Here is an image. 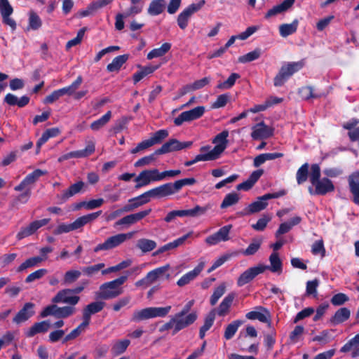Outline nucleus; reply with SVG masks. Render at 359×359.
I'll use <instances>...</instances> for the list:
<instances>
[{
    "label": "nucleus",
    "instance_id": "obj_1",
    "mask_svg": "<svg viewBox=\"0 0 359 359\" xmlns=\"http://www.w3.org/2000/svg\"><path fill=\"white\" fill-rule=\"evenodd\" d=\"M196 180L194 177L184 178L175 181L173 183H166L146 191L151 201V198H162L178 193L183 187L193 185Z\"/></svg>",
    "mask_w": 359,
    "mask_h": 359
},
{
    "label": "nucleus",
    "instance_id": "obj_2",
    "mask_svg": "<svg viewBox=\"0 0 359 359\" xmlns=\"http://www.w3.org/2000/svg\"><path fill=\"white\" fill-rule=\"evenodd\" d=\"M101 212L102 211H98L81 216L78 217L72 223H60L53 230V233L55 235H60L62 233H67L73 231L81 229L86 224L97 219Z\"/></svg>",
    "mask_w": 359,
    "mask_h": 359
},
{
    "label": "nucleus",
    "instance_id": "obj_3",
    "mask_svg": "<svg viewBox=\"0 0 359 359\" xmlns=\"http://www.w3.org/2000/svg\"><path fill=\"white\" fill-rule=\"evenodd\" d=\"M127 276H122L112 281L104 283L100 285L98 297L102 299H111L123 293L120 286L127 280Z\"/></svg>",
    "mask_w": 359,
    "mask_h": 359
},
{
    "label": "nucleus",
    "instance_id": "obj_4",
    "mask_svg": "<svg viewBox=\"0 0 359 359\" xmlns=\"http://www.w3.org/2000/svg\"><path fill=\"white\" fill-rule=\"evenodd\" d=\"M303 67L304 62L302 61L283 63L273 79L274 86L276 87L282 86L294 73L302 69Z\"/></svg>",
    "mask_w": 359,
    "mask_h": 359
},
{
    "label": "nucleus",
    "instance_id": "obj_5",
    "mask_svg": "<svg viewBox=\"0 0 359 359\" xmlns=\"http://www.w3.org/2000/svg\"><path fill=\"white\" fill-rule=\"evenodd\" d=\"M211 206L208 204L205 206H200L198 205L194 206L191 209L189 210H175L169 212L166 216L164 217V221L167 223L172 222L174 221L177 217H197L201 215H203L206 213V212L210 210Z\"/></svg>",
    "mask_w": 359,
    "mask_h": 359
},
{
    "label": "nucleus",
    "instance_id": "obj_6",
    "mask_svg": "<svg viewBox=\"0 0 359 359\" xmlns=\"http://www.w3.org/2000/svg\"><path fill=\"white\" fill-rule=\"evenodd\" d=\"M285 194L286 192L285 190H280L278 192L269 193L258 197L257 201L250 203L245 209V215H252L264 210L268 205V200L280 198Z\"/></svg>",
    "mask_w": 359,
    "mask_h": 359
},
{
    "label": "nucleus",
    "instance_id": "obj_7",
    "mask_svg": "<svg viewBox=\"0 0 359 359\" xmlns=\"http://www.w3.org/2000/svg\"><path fill=\"white\" fill-rule=\"evenodd\" d=\"M133 236V232L127 233H118L107 238L104 243L98 244L95 248L94 252L107 251L118 247L126 241L130 239Z\"/></svg>",
    "mask_w": 359,
    "mask_h": 359
},
{
    "label": "nucleus",
    "instance_id": "obj_8",
    "mask_svg": "<svg viewBox=\"0 0 359 359\" xmlns=\"http://www.w3.org/2000/svg\"><path fill=\"white\" fill-rule=\"evenodd\" d=\"M229 131L225 130L217 134L213 139L212 142L215 144L214 148L210 149L207 151L212 161L218 159L228 145Z\"/></svg>",
    "mask_w": 359,
    "mask_h": 359
},
{
    "label": "nucleus",
    "instance_id": "obj_9",
    "mask_svg": "<svg viewBox=\"0 0 359 359\" xmlns=\"http://www.w3.org/2000/svg\"><path fill=\"white\" fill-rule=\"evenodd\" d=\"M205 4V0H201L196 4H191L186 7L177 16V22L179 27L184 30L187 27L191 16L199 11Z\"/></svg>",
    "mask_w": 359,
    "mask_h": 359
},
{
    "label": "nucleus",
    "instance_id": "obj_10",
    "mask_svg": "<svg viewBox=\"0 0 359 359\" xmlns=\"http://www.w3.org/2000/svg\"><path fill=\"white\" fill-rule=\"evenodd\" d=\"M197 318L196 311H192L187 315L179 312L175 314V316H172L175 325L173 334L192 325L197 320Z\"/></svg>",
    "mask_w": 359,
    "mask_h": 359
},
{
    "label": "nucleus",
    "instance_id": "obj_11",
    "mask_svg": "<svg viewBox=\"0 0 359 359\" xmlns=\"http://www.w3.org/2000/svg\"><path fill=\"white\" fill-rule=\"evenodd\" d=\"M161 181V172L158 169L144 170L139 173L135 177V182L136 189L147 186L151 182Z\"/></svg>",
    "mask_w": 359,
    "mask_h": 359
},
{
    "label": "nucleus",
    "instance_id": "obj_12",
    "mask_svg": "<svg viewBox=\"0 0 359 359\" xmlns=\"http://www.w3.org/2000/svg\"><path fill=\"white\" fill-rule=\"evenodd\" d=\"M334 190V186L330 180L327 177L320 179V168L316 164V194L325 195Z\"/></svg>",
    "mask_w": 359,
    "mask_h": 359
},
{
    "label": "nucleus",
    "instance_id": "obj_13",
    "mask_svg": "<svg viewBox=\"0 0 359 359\" xmlns=\"http://www.w3.org/2000/svg\"><path fill=\"white\" fill-rule=\"evenodd\" d=\"M205 109L203 106L196 107L191 110L182 112L174 119L175 126H180L184 122H190L198 119L205 113Z\"/></svg>",
    "mask_w": 359,
    "mask_h": 359
},
{
    "label": "nucleus",
    "instance_id": "obj_14",
    "mask_svg": "<svg viewBox=\"0 0 359 359\" xmlns=\"http://www.w3.org/2000/svg\"><path fill=\"white\" fill-rule=\"evenodd\" d=\"M50 221V218H44L33 221L28 226L21 228L16 236L18 240H22L26 237L33 235L38 229L48 224Z\"/></svg>",
    "mask_w": 359,
    "mask_h": 359
},
{
    "label": "nucleus",
    "instance_id": "obj_15",
    "mask_svg": "<svg viewBox=\"0 0 359 359\" xmlns=\"http://www.w3.org/2000/svg\"><path fill=\"white\" fill-rule=\"evenodd\" d=\"M72 294L71 289L61 290L52 299V302L54 304L63 303L74 306L79 303L80 297Z\"/></svg>",
    "mask_w": 359,
    "mask_h": 359
},
{
    "label": "nucleus",
    "instance_id": "obj_16",
    "mask_svg": "<svg viewBox=\"0 0 359 359\" xmlns=\"http://www.w3.org/2000/svg\"><path fill=\"white\" fill-rule=\"evenodd\" d=\"M265 266H263V264H259L256 266L250 267L246 271H245L241 276L238 277L237 280V285L239 287H242L244 285L248 283L251 280H252L257 276L260 273H264L266 271Z\"/></svg>",
    "mask_w": 359,
    "mask_h": 359
},
{
    "label": "nucleus",
    "instance_id": "obj_17",
    "mask_svg": "<svg viewBox=\"0 0 359 359\" xmlns=\"http://www.w3.org/2000/svg\"><path fill=\"white\" fill-rule=\"evenodd\" d=\"M192 144L191 142H181L176 139H171L164 143L161 148L156 150V154L161 155L175 151H180L189 147Z\"/></svg>",
    "mask_w": 359,
    "mask_h": 359
},
{
    "label": "nucleus",
    "instance_id": "obj_18",
    "mask_svg": "<svg viewBox=\"0 0 359 359\" xmlns=\"http://www.w3.org/2000/svg\"><path fill=\"white\" fill-rule=\"evenodd\" d=\"M13 13V8L8 0H0V13L2 17L4 24L9 26L12 30H15L17 27L15 20L11 18Z\"/></svg>",
    "mask_w": 359,
    "mask_h": 359
},
{
    "label": "nucleus",
    "instance_id": "obj_19",
    "mask_svg": "<svg viewBox=\"0 0 359 359\" xmlns=\"http://www.w3.org/2000/svg\"><path fill=\"white\" fill-rule=\"evenodd\" d=\"M231 228L232 225L231 224L222 226L216 233L208 236L205 238V243L209 245H215L221 241H229Z\"/></svg>",
    "mask_w": 359,
    "mask_h": 359
},
{
    "label": "nucleus",
    "instance_id": "obj_20",
    "mask_svg": "<svg viewBox=\"0 0 359 359\" xmlns=\"http://www.w3.org/2000/svg\"><path fill=\"white\" fill-rule=\"evenodd\" d=\"M151 212V209H146L136 213L126 215L116 222V226L120 225H132L142 220L143 218L149 215Z\"/></svg>",
    "mask_w": 359,
    "mask_h": 359
},
{
    "label": "nucleus",
    "instance_id": "obj_21",
    "mask_svg": "<svg viewBox=\"0 0 359 359\" xmlns=\"http://www.w3.org/2000/svg\"><path fill=\"white\" fill-rule=\"evenodd\" d=\"M47 174V171L40 169H36L32 173H29L14 189L20 191L27 188L29 185L34 184L40 177Z\"/></svg>",
    "mask_w": 359,
    "mask_h": 359
},
{
    "label": "nucleus",
    "instance_id": "obj_22",
    "mask_svg": "<svg viewBox=\"0 0 359 359\" xmlns=\"http://www.w3.org/2000/svg\"><path fill=\"white\" fill-rule=\"evenodd\" d=\"M251 137L253 140L266 139L273 135V130L265 125L264 122H260L252 127Z\"/></svg>",
    "mask_w": 359,
    "mask_h": 359
},
{
    "label": "nucleus",
    "instance_id": "obj_23",
    "mask_svg": "<svg viewBox=\"0 0 359 359\" xmlns=\"http://www.w3.org/2000/svg\"><path fill=\"white\" fill-rule=\"evenodd\" d=\"M205 266L203 262H200L192 271H190L182 276L177 282L179 287H183L195 280L201 273Z\"/></svg>",
    "mask_w": 359,
    "mask_h": 359
},
{
    "label": "nucleus",
    "instance_id": "obj_24",
    "mask_svg": "<svg viewBox=\"0 0 359 359\" xmlns=\"http://www.w3.org/2000/svg\"><path fill=\"white\" fill-rule=\"evenodd\" d=\"M193 234V231H189L187 234L183 236L178 238L177 239L173 241L172 242H170L161 247H160L156 251L153 253L154 256L158 255L163 252H165L169 250H172L173 249L177 248V247L183 245L187 239L190 238Z\"/></svg>",
    "mask_w": 359,
    "mask_h": 359
},
{
    "label": "nucleus",
    "instance_id": "obj_25",
    "mask_svg": "<svg viewBox=\"0 0 359 359\" xmlns=\"http://www.w3.org/2000/svg\"><path fill=\"white\" fill-rule=\"evenodd\" d=\"M85 187V183L82 181H79L72 184L67 189L65 190L61 195H57V198L61 202H65L73 196L82 192Z\"/></svg>",
    "mask_w": 359,
    "mask_h": 359
},
{
    "label": "nucleus",
    "instance_id": "obj_26",
    "mask_svg": "<svg viewBox=\"0 0 359 359\" xmlns=\"http://www.w3.org/2000/svg\"><path fill=\"white\" fill-rule=\"evenodd\" d=\"M34 306L33 303H26L13 318V322L20 324L30 318L34 314Z\"/></svg>",
    "mask_w": 359,
    "mask_h": 359
},
{
    "label": "nucleus",
    "instance_id": "obj_27",
    "mask_svg": "<svg viewBox=\"0 0 359 359\" xmlns=\"http://www.w3.org/2000/svg\"><path fill=\"white\" fill-rule=\"evenodd\" d=\"M296 0H284L281 4L276 5L270 8L265 14L264 18L269 19L288 11Z\"/></svg>",
    "mask_w": 359,
    "mask_h": 359
},
{
    "label": "nucleus",
    "instance_id": "obj_28",
    "mask_svg": "<svg viewBox=\"0 0 359 359\" xmlns=\"http://www.w3.org/2000/svg\"><path fill=\"white\" fill-rule=\"evenodd\" d=\"M245 317L249 320H258L262 323L269 321L270 317L269 311L263 306H257L255 311L246 313Z\"/></svg>",
    "mask_w": 359,
    "mask_h": 359
},
{
    "label": "nucleus",
    "instance_id": "obj_29",
    "mask_svg": "<svg viewBox=\"0 0 359 359\" xmlns=\"http://www.w3.org/2000/svg\"><path fill=\"white\" fill-rule=\"evenodd\" d=\"M235 297L236 294L234 292L228 294L219 304L218 308L215 309L216 314L222 317L226 316L229 313V309Z\"/></svg>",
    "mask_w": 359,
    "mask_h": 359
},
{
    "label": "nucleus",
    "instance_id": "obj_30",
    "mask_svg": "<svg viewBox=\"0 0 359 359\" xmlns=\"http://www.w3.org/2000/svg\"><path fill=\"white\" fill-rule=\"evenodd\" d=\"M348 182L350 191L353 194V201L359 205V177L356 172L348 176Z\"/></svg>",
    "mask_w": 359,
    "mask_h": 359
},
{
    "label": "nucleus",
    "instance_id": "obj_31",
    "mask_svg": "<svg viewBox=\"0 0 359 359\" xmlns=\"http://www.w3.org/2000/svg\"><path fill=\"white\" fill-rule=\"evenodd\" d=\"M351 316V311L346 307L339 309L332 316L329 322L332 325H337L346 321Z\"/></svg>",
    "mask_w": 359,
    "mask_h": 359
},
{
    "label": "nucleus",
    "instance_id": "obj_32",
    "mask_svg": "<svg viewBox=\"0 0 359 359\" xmlns=\"http://www.w3.org/2000/svg\"><path fill=\"white\" fill-rule=\"evenodd\" d=\"M169 269L170 265L166 264L149 271L145 277L147 283L150 285L154 283L156 280L163 278L165 275V273L169 270Z\"/></svg>",
    "mask_w": 359,
    "mask_h": 359
},
{
    "label": "nucleus",
    "instance_id": "obj_33",
    "mask_svg": "<svg viewBox=\"0 0 359 359\" xmlns=\"http://www.w3.org/2000/svg\"><path fill=\"white\" fill-rule=\"evenodd\" d=\"M149 201L150 200L147 196V193L144 192L137 197H134L129 199L128 203L126 204V210H129L130 212H132L134 210L138 208L139 207L148 203Z\"/></svg>",
    "mask_w": 359,
    "mask_h": 359
},
{
    "label": "nucleus",
    "instance_id": "obj_34",
    "mask_svg": "<svg viewBox=\"0 0 359 359\" xmlns=\"http://www.w3.org/2000/svg\"><path fill=\"white\" fill-rule=\"evenodd\" d=\"M49 327L50 324L48 321L36 323L25 331V335L27 337H32L36 334L46 332Z\"/></svg>",
    "mask_w": 359,
    "mask_h": 359
},
{
    "label": "nucleus",
    "instance_id": "obj_35",
    "mask_svg": "<svg viewBox=\"0 0 359 359\" xmlns=\"http://www.w3.org/2000/svg\"><path fill=\"white\" fill-rule=\"evenodd\" d=\"M270 266L263 265L266 267V269H269L271 272L278 273V274L282 273L283 264L280 260L279 255L277 252H273L269 256Z\"/></svg>",
    "mask_w": 359,
    "mask_h": 359
},
{
    "label": "nucleus",
    "instance_id": "obj_36",
    "mask_svg": "<svg viewBox=\"0 0 359 359\" xmlns=\"http://www.w3.org/2000/svg\"><path fill=\"white\" fill-rule=\"evenodd\" d=\"M210 149V145L203 146L200 148V154L196 155L195 158L191 161H188L184 163L185 166H191L194 163H196L199 161H212L210 157L208 154L207 153Z\"/></svg>",
    "mask_w": 359,
    "mask_h": 359
},
{
    "label": "nucleus",
    "instance_id": "obj_37",
    "mask_svg": "<svg viewBox=\"0 0 359 359\" xmlns=\"http://www.w3.org/2000/svg\"><path fill=\"white\" fill-rule=\"evenodd\" d=\"M60 134V130L57 128L47 129L43 132L41 137L36 142V153H39L43 144H44L50 138L55 137Z\"/></svg>",
    "mask_w": 359,
    "mask_h": 359
},
{
    "label": "nucleus",
    "instance_id": "obj_38",
    "mask_svg": "<svg viewBox=\"0 0 359 359\" xmlns=\"http://www.w3.org/2000/svg\"><path fill=\"white\" fill-rule=\"evenodd\" d=\"M104 304L103 302H92L83 309V315L90 320L91 316L101 311Z\"/></svg>",
    "mask_w": 359,
    "mask_h": 359
},
{
    "label": "nucleus",
    "instance_id": "obj_39",
    "mask_svg": "<svg viewBox=\"0 0 359 359\" xmlns=\"http://www.w3.org/2000/svg\"><path fill=\"white\" fill-rule=\"evenodd\" d=\"M165 8V0H152L149 4L147 12L150 15L156 16L162 13Z\"/></svg>",
    "mask_w": 359,
    "mask_h": 359
},
{
    "label": "nucleus",
    "instance_id": "obj_40",
    "mask_svg": "<svg viewBox=\"0 0 359 359\" xmlns=\"http://www.w3.org/2000/svg\"><path fill=\"white\" fill-rule=\"evenodd\" d=\"M299 21L295 19L290 24H282L279 26V33L282 37H287L293 34L297 30Z\"/></svg>",
    "mask_w": 359,
    "mask_h": 359
},
{
    "label": "nucleus",
    "instance_id": "obj_41",
    "mask_svg": "<svg viewBox=\"0 0 359 359\" xmlns=\"http://www.w3.org/2000/svg\"><path fill=\"white\" fill-rule=\"evenodd\" d=\"M301 222L299 217H294L287 222L282 223L276 232V237L278 238L280 235L287 233L295 225Z\"/></svg>",
    "mask_w": 359,
    "mask_h": 359
},
{
    "label": "nucleus",
    "instance_id": "obj_42",
    "mask_svg": "<svg viewBox=\"0 0 359 359\" xmlns=\"http://www.w3.org/2000/svg\"><path fill=\"white\" fill-rule=\"evenodd\" d=\"M216 311L215 309L211 310L205 318L203 325L200 328L199 337L203 339L206 332L212 327L215 319Z\"/></svg>",
    "mask_w": 359,
    "mask_h": 359
},
{
    "label": "nucleus",
    "instance_id": "obj_43",
    "mask_svg": "<svg viewBox=\"0 0 359 359\" xmlns=\"http://www.w3.org/2000/svg\"><path fill=\"white\" fill-rule=\"evenodd\" d=\"M171 48V43H164L161 45V47L157 48H154L150 52L148 53L147 55V58L148 60H152L154 58H157L165 55Z\"/></svg>",
    "mask_w": 359,
    "mask_h": 359
},
{
    "label": "nucleus",
    "instance_id": "obj_44",
    "mask_svg": "<svg viewBox=\"0 0 359 359\" xmlns=\"http://www.w3.org/2000/svg\"><path fill=\"white\" fill-rule=\"evenodd\" d=\"M159 66L148 65L141 67L140 70L133 74V79L134 83H137L140 81L146 76L152 74L155 70L158 68Z\"/></svg>",
    "mask_w": 359,
    "mask_h": 359
},
{
    "label": "nucleus",
    "instance_id": "obj_45",
    "mask_svg": "<svg viewBox=\"0 0 359 359\" xmlns=\"http://www.w3.org/2000/svg\"><path fill=\"white\" fill-rule=\"evenodd\" d=\"M128 59V55H121L114 58L112 62L107 66V69L109 72L118 71L122 65L126 63Z\"/></svg>",
    "mask_w": 359,
    "mask_h": 359
},
{
    "label": "nucleus",
    "instance_id": "obj_46",
    "mask_svg": "<svg viewBox=\"0 0 359 359\" xmlns=\"http://www.w3.org/2000/svg\"><path fill=\"white\" fill-rule=\"evenodd\" d=\"M243 323L241 320H236L229 323L224 330V337L226 340L232 339Z\"/></svg>",
    "mask_w": 359,
    "mask_h": 359
},
{
    "label": "nucleus",
    "instance_id": "obj_47",
    "mask_svg": "<svg viewBox=\"0 0 359 359\" xmlns=\"http://www.w3.org/2000/svg\"><path fill=\"white\" fill-rule=\"evenodd\" d=\"M151 318L150 308H145L141 310H135L131 316L132 322L138 323L142 320Z\"/></svg>",
    "mask_w": 359,
    "mask_h": 359
},
{
    "label": "nucleus",
    "instance_id": "obj_48",
    "mask_svg": "<svg viewBox=\"0 0 359 359\" xmlns=\"http://www.w3.org/2000/svg\"><path fill=\"white\" fill-rule=\"evenodd\" d=\"M28 16V29L32 30L39 29L42 25V20L39 15L35 11H30Z\"/></svg>",
    "mask_w": 359,
    "mask_h": 359
},
{
    "label": "nucleus",
    "instance_id": "obj_49",
    "mask_svg": "<svg viewBox=\"0 0 359 359\" xmlns=\"http://www.w3.org/2000/svg\"><path fill=\"white\" fill-rule=\"evenodd\" d=\"M111 111H108L104 115H103L99 119L93 121L90 124V128L93 131H97L102 127H104L111 119Z\"/></svg>",
    "mask_w": 359,
    "mask_h": 359
},
{
    "label": "nucleus",
    "instance_id": "obj_50",
    "mask_svg": "<svg viewBox=\"0 0 359 359\" xmlns=\"http://www.w3.org/2000/svg\"><path fill=\"white\" fill-rule=\"evenodd\" d=\"M130 341L128 339H123L116 341L111 348V352L114 355H119L123 353L128 346L130 345Z\"/></svg>",
    "mask_w": 359,
    "mask_h": 359
},
{
    "label": "nucleus",
    "instance_id": "obj_51",
    "mask_svg": "<svg viewBox=\"0 0 359 359\" xmlns=\"http://www.w3.org/2000/svg\"><path fill=\"white\" fill-rule=\"evenodd\" d=\"M240 200L239 194L236 192H231L226 194L220 205L222 209L226 208L229 206L236 204Z\"/></svg>",
    "mask_w": 359,
    "mask_h": 359
},
{
    "label": "nucleus",
    "instance_id": "obj_52",
    "mask_svg": "<svg viewBox=\"0 0 359 359\" xmlns=\"http://www.w3.org/2000/svg\"><path fill=\"white\" fill-rule=\"evenodd\" d=\"M137 247L145 253L156 248V243L153 240L141 238L137 241Z\"/></svg>",
    "mask_w": 359,
    "mask_h": 359
},
{
    "label": "nucleus",
    "instance_id": "obj_53",
    "mask_svg": "<svg viewBox=\"0 0 359 359\" xmlns=\"http://www.w3.org/2000/svg\"><path fill=\"white\" fill-rule=\"evenodd\" d=\"M81 271L76 269H71L66 271L63 277L64 285H71L76 282L81 276Z\"/></svg>",
    "mask_w": 359,
    "mask_h": 359
},
{
    "label": "nucleus",
    "instance_id": "obj_54",
    "mask_svg": "<svg viewBox=\"0 0 359 359\" xmlns=\"http://www.w3.org/2000/svg\"><path fill=\"white\" fill-rule=\"evenodd\" d=\"M45 261V257H33L27 259L23 263H22L17 269L18 272H21L27 268H30L37 265L39 263Z\"/></svg>",
    "mask_w": 359,
    "mask_h": 359
},
{
    "label": "nucleus",
    "instance_id": "obj_55",
    "mask_svg": "<svg viewBox=\"0 0 359 359\" xmlns=\"http://www.w3.org/2000/svg\"><path fill=\"white\" fill-rule=\"evenodd\" d=\"M309 165L306 163L302 165L297 170L296 174L297 182L298 184H302L305 182L309 177Z\"/></svg>",
    "mask_w": 359,
    "mask_h": 359
},
{
    "label": "nucleus",
    "instance_id": "obj_56",
    "mask_svg": "<svg viewBox=\"0 0 359 359\" xmlns=\"http://www.w3.org/2000/svg\"><path fill=\"white\" fill-rule=\"evenodd\" d=\"M359 346V333L348 340L340 349L341 353L353 351Z\"/></svg>",
    "mask_w": 359,
    "mask_h": 359
},
{
    "label": "nucleus",
    "instance_id": "obj_57",
    "mask_svg": "<svg viewBox=\"0 0 359 359\" xmlns=\"http://www.w3.org/2000/svg\"><path fill=\"white\" fill-rule=\"evenodd\" d=\"M226 291V284L224 283H221L219 286H217L210 299V303L212 306H215L220 297L225 293Z\"/></svg>",
    "mask_w": 359,
    "mask_h": 359
},
{
    "label": "nucleus",
    "instance_id": "obj_58",
    "mask_svg": "<svg viewBox=\"0 0 359 359\" xmlns=\"http://www.w3.org/2000/svg\"><path fill=\"white\" fill-rule=\"evenodd\" d=\"M76 312V309L74 306H65L62 307L57 306V318H67Z\"/></svg>",
    "mask_w": 359,
    "mask_h": 359
},
{
    "label": "nucleus",
    "instance_id": "obj_59",
    "mask_svg": "<svg viewBox=\"0 0 359 359\" xmlns=\"http://www.w3.org/2000/svg\"><path fill=\"white\" fill-rule=\"evenodd\" d=\"M151 311V318H163L165 317L170 311L171 306H167L165 307H149Z\"/></svg>",
    "mask_w": 359,
    "mask_h": 359
},
{
    "label": "nucleus",
    "instance_id": "obj_60",
    "mask_svg": "<svg viewBox=\"0 0 359 359\" xmlns=\"http://www.w3.org/2000/svg\"><path fill=\"white\" fill-rule=\"evenodd\" d=\"M240 77L241 76L238 74L232 73L225 81L219 83L217 88L219 89H229L234 86L236 80Z\"/></svg>",
    "mask_w": 359,
    "mask_h": 359
},
{
    "label": "nucleus",
    "instance_id": "obj_61",
    "mask_svg": "<svg viewBox=\"0 0 359 359\" xmlns=\"http://www.w3.org/2000/svg\"><path fill=\"white\" fill-rule=\"evenodd\" d=\"M261 55V50L255 49L244 55L239 57L238 61L241 63H246L258 59Z\"/></svg>",
    "mask_w": 359,
    "mask_h": 359
},
{
    "label": "nucleus",
    "instance_id": "obj_62",
    "mask_svg": "<svg viewBox=\"0 0 359 359\" xmlns=\"http://www.w3.org/2000/svg\"><path fill=\"white\" fill-rule=\"evenodd\" d=\"M271 220V217L268 215H264L259 218L256 224L252 225V228L258 231H262L265 229L267 224Z\"/></svg>",
    "mask_w": 359,
    "mask_h": 359
},
{
    "label": "nucleus",
    "instance_id": "obj_63",
    "mask_svg": "<svg viewBox=\"0 0 359 359\" xmlns=\"http://www.w3.org/2000/svg\"><path fill=\"white\" fill-rule=\"evenodd\" d=\"M168 136V132L167 130L162 129L154 133L152 136L149 138L153 145L160 144L165 138Z\"/></svg>",
    "mask_w": 359,
    "mask_h": 359
},
{
    "label": "nucleus",
    "instance_id": "obj_64",
    "mask_svg": "<svg viewBox=\"0 0 359 359\" xmlns=\"http://www.w3.org/2000/svg\"><path fill=\"white\" fill-rule=\"evenodd\" d=\"M261 244V240H253L248 247L242 252V254L245 256L255 255L260 248Z\"/></svg>",
    "mask_w": 359,
    "mask_h": 359
}]
</instances>
